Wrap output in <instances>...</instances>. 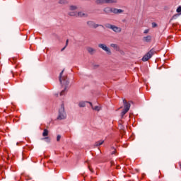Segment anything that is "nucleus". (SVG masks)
<instances>
[{"label":"nucleus","instance_id":"20e7f679","mask_svg":"<svg viewBox=\"0 0 181 181\" xmlns=\"http://www.w3.org/2000/svg\"><path fill=\"white\" fill-rule=\"evenodd\" d=\"M105 26L107 29H111L112 30H113V32H115L116 33H119V32H121V28H119L116 25L110 23H106Z\"/></svg>","mask_w":181,"mask_h":181},{"label":"nucleus","instance_id":"5701e85b","mask_svg":"<svg viewBox=\"0 0 181 181\" xmlns=\"http://www.w3.org/2000/svg\"><path fill=\"white\" fill-rule=\"evenodd\" d=\"M100 26H101L102 28H104V25H100V24H95V23H94V25H93V28L94 29H97V28H98V27H100Z\"/></svg>","mask_w":181,"mask_h":181},{"label":"nucleus","instance_id":"f257e3e1","mask_svg":"<svg viewBox=\"0 0 181 181\" xmlns=\"http://www.w3.org/2000/svg\"><path fill=\"white\" fill-rule=\"evenodd\" d=\"M66 118H67V115L66 114V110H64V103H62L61 105V107L59 109L57 119L58 121H62L63 119H66Z\"/></svg>","mask_w":181,"mask_h":181},{"label":"nucleus","instance_id":"5fc2aeb1","mask_svg":"<svg viewBox=\"0 0 181 181\" xmlns=\"http://www.w3.org/2000/svg\"><path fill=\"white\" fill-rule=\"evenodd\" d=\"M17 145H19V143H17Z\"/></svg>","mask_w":181,"mask_h":181},{"label":"nucleus","instance_id":"6e6552de","mask_svg":"<svg viewBox=\"0 0 181 181\" xmlns=\"http://www.w3.org/2000/svg\"><path fill=\"white\" fill-rule=\"evenodd\" d=\"M151 40H152V36L151 35H147L143 37V41L146 42V43H151Z\"/></svg>","mask_w":181,"mask_h":181},{"label":"nucleus","instance_id":"37998d69","mask_svg":"<svg viewBox=\"0 0 181 181\" xmlns=\"http://www.w3.org/2000/svg\"><path fill=\"white\" fill-rule=\"evenodd\" d=\"M116 169H121V167L119 165H117Z\"/></svg>","mask_w":181,"mask_h":181},{"label":"nucleus","instance_id":"473e14b6","mask_svg":"<svg viewBox=\"0 0 181 181\" xmlns=\"http://www.w3.org/2000/svg\"><path fill=\"white\" fill-rule=\"evenodd\" d=\"M92 66H93V69H97V68L100 67V65H98V64H93V63H92Z\"/></svg>","mask_w":181,"mask_h":181},{"label":"nucleus","instance_id":"c03bdc74","mask_svg":"<svg viewBox=\"0 0 181 181\" xmlns=\"http://www.w3.org/2000/svg\"><path fill=\"white\" fill-rule=\"evenodd\" d=\"M89 170H90L91 172H94V170H93V168H91L90 167H89Z\"/></svg>","mask_w":181,"mask_h":181},{"label":"nucleus","instance_id":"f8f14e48","mask_svg":"<svg viewBox=\"0 0 181 181\" xmlns=\"http://www.w3.org/2000/svg\"><path fill=\"white\" fill-rule=\"evenodd\" d=\"M111 47H113L116 52H119V47L117 44H111Z\"/></svg>","mask_w":181,"mask_h":181},{"label":"nucleus","instance_id":"a211bd4d","mask_svg":"<svg viewBox=\"0 0 181 181\" xmlns=\"http://www.w3.org/2000/svg\"><path fill=\"white\" fill-rule=\"evenodd\" d=\"M117 0H105V4H117Z\"/></svg>","mask_w":181,"mask_h":181},{"label":"nucleus","instance_id":"ea45409f","mask_svg":"<svg viewBox=\"0 0 181 181\" xmlns=\"http://www.w3.org/2000/svg\"><path fill=\"white\" fill-rule=\"evenodd\" d=\"M123 148H128V144H123Z\"/></svg>","mask_w":181,"mask_h":181},{"label":"nucleus","instance_id":"a18cd8bd","mask_svg":"<svg viewBox=\"0 0 181 181\" xmlns=\"http://www.w3.org/2000/svg\"><path fill=\"white\" fill-rule=\"evenodd\" d=\"M54 36H56L57 37V39H59V35H56V34H54Z\"/></svg>","mask_w":181,"mask_h":181},{"label":"nucleus","instance_id":"4c0bfd02","mask_svg":"<svg viewBox=\"0 0 181 181\" xmlns=\"http://www.w3.org/2000/svg\"><path fill=\"white\" fill-rule=\"evenodd\" d=\"M66 47H67L66 45L61 49V52H64L66 50Z\"/></svg>","mask_w":181,"mask_h":181},{"label":"nucleus","instance_id":"7ed1b4c3","mask_svg":"<svg viewBox=\"0 0 181 181\" xmlns=\"http://www.w3.org/2000/svg\"><path fill=\"white\" fill-rule=\"evenodd\" d=\"M62 81H64V84L65 87H64V90L61 91L60 95H63V94H64V91H66V90H67V88L69 87V84H70V81H69V78H67V76H63Z\"/></svg>","mask_w":181,"mask_h":181},{"label":"nucleus","instance_id":"f3484780","mask_svg":"<svg viewBox=\"0 0 181 181\" xmlns=\"http://www.w3.org/2000/svg\"><path fill=\"white\" fill-rule=\"evenodd\" d=\"M128 111H129L128 109H123L122 112H121V117L124 118V115H125Z\"/></svg>","mask_w":181,"mask_h":181},{"label":"nucleus","instance_id":"864d4df0","mask_svg":"<svg viewBox=\"0 0 181 181\" xmlns=\"http://www.w3.org/2000/svg\"><path fill=\"white\" fill-rule=\"evenodd\" d=\"M180 169H181V163L180 164Z\"/></svg>","mask_w":181,"mask_h":181},{"label":"nucleus","instance_id":"39448f33","mask_svg":"<svg viewBox=\"0 0 181 181\" xmlns=\"http://www.w3.org/2000/svg\"><path fill=\"white\" fill-rule=\"evenodd\" d=\"M98 47L102 49V50H104V52H106L107 54L110 56L112 54L111 49L107 47L105 44H99Z\"/></svg>","mask_w":181,"mask_h":181},{"label":"nucleus","instance_id":"b1692460","mask_svg":"<svg viewBox=\"0 0 181 181\" xmlns=\"http://www.w3.org/2000/svg\"><path fill=\"white\" fill-rule=\"evenodd\" d=\"M92 109H93L95 111H100L101 107H100V106H95L92 107Z\"/></svg>","mask_w":181,"mask_h":181},{"label":"nucleus","instance_id":"393cba45","mask_svg":"<svg viewBox=\"0 0 181 181\" xmlns=\"http://www.w3.org/2000/svg\"><path fill=\"white\" fill-rule=\"evenodd\" d=\"M69 9H70V11H76L77 9V6H70Z\"/></svg>","mask_w":181,"mask_h":181},{"label":"nucleus","instance_id":"1a4fd4ad","mask_svg":"<svg viewBox=\"0 0 181 181\" xmlns=\"http://www.w3.org/2000/svg\"><path fill=\"white\" fill-rule=\"evenodd\" d=\"M64 73V69H63L60 74H59V83H60V85L62 86V87H63V81H62V78H63V74Z\"/></svg>","mask_w":181,"mask_h":181},{"label":"nucleus","instance_id":"2f4dec72","mask_svg":"<svg viewBox=\"0 0 181 181\" xmlns=\"http://www.w3.org/2000/svg\"><path fill=\"white\" fill-rule=\"evenodd\" d=\"M151 25H152V28H158V24L155 22H153Z\"/></svg>","mask_w":181,"mask_h":181},{"label":"nucleus","instance_id":"3c124183","mask_svg":"<svg viewBox=\"0 0 181 181\" xmlns=\"http://www.w3.org/2000/svg\"><path fill=\"white\" fill-rule=\"evenodd\" d=\"M57 97H59V93L55 94Z\"/></svg>","mask_w":181,"mask_h":181},{"label":"nucleus","instance_id":"de8ad7c7","mask_svg":"<svg viewBox=\"0 0 181 181\" xmlns=\"http://www.w3.org/2000/svg\"><path fill=\"white\" fill-rule=\"evenodd\" d=\"M115 153H116V151H112V155H115Z\"/></svg>","mask_w":181,"mask_h":181},{"label":"nucleus","instance_id":"49530a36","mask_svg":"<svg viewBox=\"0 0 181 181\" xmlns=\"http://www.w3.org/2000/svg\"><path fill=\"white\" fill-rule=\"evenodd\" d=\"M119 52H120L121 54H124V51H122L119 49Z\"/></svg>","mask_w":181,"mask_h":181},{"label":"nucleus","instance_id":"8fccbe9b","mask_svg":"<svg viewBox=\"0 0 181 181\" xmlns=\"http://www.w3.org/2000/svg\"><path fill=\"white\" fill-rule=\"evenodd\" d=\"M121 132H122V134H124V133H125V131L122 130Z\"/></svg>","mask_w":181,"mask_h":181},{"label":"nucleus","instance_id":"4468645a","mask_svg":"<svg viewBox=\"0 0 181 181\" xmlns=\"http://www.w3.org/2000/svg\"><path fill=\"white\" fill-rule=\"evenodd\" d=\"M86 103H87V101H81L78 103V106L80 107V108H84V107H86Z\"/></svg>","mask_w":181,"mask_h":181},{"label":"nucleus","instance_id":"dca6fc26","mask_svg":"<svg viewBox=\"0 0 181 181\" xmlns=\"http://www.w3.org/2000/svg\"><path fill=\"white\" fill-rule=\"evenodd\" d=\"M41 141H45V142H47V144H50V137H42L41 139Z\"/></svg>","mask_w":181,"mask_h":181},{"label":"nucleus","instance_id":"72a5a7b5","mask_svg":"<svg viewBox=\"0 0 181 181\" xmlns=\"http://www.w3.org/2000/svg\"><path fill=\"white\" fill-rule=\"evenodd\" d=\"M144 33L145 35L149 33V29L145 30L144 31Z\"/></svg>","mask_w":181,"mask_h":181},{"label":"nucleus","instance_id":"aec40b11","mask_svg":"<svg viewBox=\"0 0 181 181\" xmlns=\"http://www.w3.org/2000/svg\"><path fill=\"white\" fill-rule=\"evenodd\" d=\"M59 4L61 5H66L69 4V1L67 0H59Z\"/></svg>","mask_w":181,"mask_h":181},{"label":"nucleus","instance_id":"4be33fe9","mask_svg":"<svg viewBox=\"0 0 181 181\" xmlns=\"http://www.w3.org/2000/svg\"><path fill=\"white\" fill-rule=\"evenodd\" d=\"M94 21H89L87 22L88 26H90V28H93L94 26Z\"/></svg>","mask_w":181,"mask_h":181},{"label":"nucleus","instance_id":"c85d7f7f","mask_svg":"<svg viewBox=\"0 0 181 181\" xmlns=\"http://www.w3.org/2000/svg\"><path fill=\"white\" fill-rule=\"evenodd\" d=\"M60 139H62V136L58 134L57 136V142H60Z\"/></svg>","mask_w":181,"mask_h":181},{"label":"nucleus","instance_id":"79ce46f5","mask_svg":"<svg viewBox=\"0 0 181 181\" xmlns=\"http://www.w3.org/2000/svg\"><path fill=\"white\" fill-rule=\"evenodd\" d=\"M48 163H53V161L52 160H49Z\"/></svg>","mask_w":181,"mask_h":181},{"label":"nucleus","instance_id":"f03ea898","mask_svg":"<svg viewBox=\"0 0 181 181\" xmlns=\"http://www.w3.org/2000/svg\"><path fill=\"white\" fill-rule=\"evenodd\" d=\"M153 54H155V51L153 50V49H151L142 57V62H148L149 59H151L152 56H153Z\"/></svg>","mask_w":181,"mask_h":181},{"label":"nucleus","instance_id":"0eeeda50","mask_svg":"<svg viewBox=\"0 0 181 181\" xmlns=\"http://www.w3.org/2000/svg\"><path fill=\"white\" fill-rule=\"evenodd\" d=\"M124 12V10L122 9H118V8H112V13H122Z\"/></svg>","mask_w":181,"mask_h":181},{"label":"nucleus","instance_id":"58836bf2","mask_svg":"<svg viewBox=\"0 0 181 181\" xmlns=\"http://www.w3.org/2000/svg\"><path fill=\"white\" fill-rule=\"evenodd\" d=\"M172 26H173V28H176V26H177V24H176V23H173V24H172Z\"/></svg>","mask_w":181,"mask_h":181},{"label":"nucleus","instance_id":"c756f323","mask_svg":"<svg viewBox=\"0 0 181 181\" xmlns=\"http://www.w3.org/2000/svg\"><path fill=\"white\" fill-rule=\"evenodd\" d=\"M69 16H76V12L72 11L69 13Z\"/></svg>","mask_w":181,"mask_h":181},{"label":"nucleus","instance_id":"a19ab883","mask_svg":"<svg viewBox=\"0 0 181 181\" xmlns=\"http://www.w3.org/2000/svg\"><path fill=\"white\" fill-rule=\"evenodd\" d=\"M110 163L112 166H114L115 165V163H114V161H111Z\"/></svg>","mask_w":181,"mask_h":181},{"label":"nucleus","instance_id":"cd10ccee","mask_svg":"<svg viewBox=\"0 0 181 181\" xmlns=\"http://www.w3.org/2000/svg\"><path fill=\"white\" fill-rule=\"evenodd\" d=\"M179 16H180V14L179 13H176L175 14L173 17H172V19H177V18H179Z\"/></svg>","mask_w":181,"mask_h":181},{"label":"nucleus","instance_id":"9b49d317","mask_svg":"<svg viewBox=\"0 0 181 181\" xmlns=\"http://www.w3.org/2000/svg\"><path fill=\"white\" fill-rule=\"evenodd\" d=\"M87 50L89 54H90L91 55L94 54V53H95V49L91 47H88L87 48Z\"/></svg>","mask_w":181,"mask_h":181},{"label":"nucleus","instance_id":"6ab92c4d","mask_svg":"<svg viewBox=\"0 0 181 181\" xmlns=\"http://www.w3.org/2000/svg\"><path fill=\"white\" fill-rule=\"evenodd\" d=\"M103 144H104V140L96 141L95 146H100V145H103Z\"/></svg>","mask_w":181,"mask_h":181},{"label":"nucleus","instance_id":"09e8293b","mask_svg":"<svg viewBox=\"0 0 181 181\" xmlns=\"http://www.w3.org/2000/svg\"><path fill=\"white\" fill-rule=\"evenodd\" d=\"M172 21H173V19H172V18H171L170 20L169 21V23H170L172 22Z\"/></svg>","mask_w":181,"mask_h":181},{"label":"nucleus","instance_id":"f704fd0d","mask_svg":"<svg viewBox=\"0 0 181 181\" xmlns=\"http://www.w3.org/2000/svg\"><path fill=\"white\" fill-rule=\"evenodd\" d=\"M87 104H90V107L93 108V103L90 102V101H86Z\"/></svg>","mask_w":181,"mask_h":181},{"label":"nucleus","instance_id":"e433bc0d","mask_svg":"<svg viewBox=\"0 0 181 181\" xmlns=\"http://www.w3.org/2000/svg\"><path fill=\"white\" fill-rule=\"evenodd\" d=\"M65 46H69V39H67L66 40V44H65Z\"/></svg>","mask_w":181,"mask_h":181},{"label":"nucleus","instance_id":"c9c22d12","mask_svg":"<svg viewBox=\"0 0 181 181\" xmlns=\"http://www.w3.org/2000/svg\"><path fill=\"white\" fill-rule=\"evenodd\" d=\"M23 155V159H26V155H25V153H22Z\"/></svg>","mask_w":181,"mask_h":181},{"label":"nucleus","instance_id":"412c9836","mask_svg":"<svg viewBox=\"0 0 181 181\" xmlns=\"http://www.w3.org/2000/svg\"><path fill=\"white\" fill-rule=\"evenodd\" d=\"M78 16H81V18H83V16L88 17V15H87L84 13H81V11H79V12H78Z\"/></svg>","mask_w":181,"mask_h":181},{"label":"nucleus","instance_id":"2eb2a0df","mask_svg":"<svg viewBox=\"0 0 181 181\" xmlns=\"http://www.w3.org/2000/svg\"><path fill=\"white\" fill-rule=\"evenodd\" d=\"M95 4L97 5H103V4H105V0H96Z\"/></svg>","mask_w":181,"mask_h":181},{"label":"nucleus","instance_id":"bb28decb","mask_svg":"<svg viewBox=\"0 0 181 181\" xmlns=\"http://www.w3.org/2000/svg\"><path fill=\"white\" fill-rule=\"evenodd\" d=\"M176 12L181 15V6H179L177 8V10H176Z\"/></svg>","mask_w":181,"mask_h":181},{"label":"nucleus","instance_id":"9d476101","mask_svg":"<svg viewBox=\"0 0 181 181\" xmlns=\"http://www.w3.org/2000/svg\"><path fill=\"white\" fill-rule=\"evenodd\" d=\"M112 8L111 7H105V8H103V12H105V13H106V15H110V13H112Z\"/></svg>","mask_w":181,"mask_h":181},{"label":"nucleus","instance_id":"423d86ee","mask_svg":"<svg viewBox=\"0 0 181 181\" xmlns=\"http://www.w3.org/2000/svg\"><path fill=\"white\" fill-rule=\"evenodd\" d=\"M124 109L129 110L131 108V103L127 102L125 99H123Z\"/></svg>","mask_w":181,"mask_h":181},{"label":"nucleus","instance_id":"a878e982","mask_svg":"<svg viewBox=\"0 0 181 181\" xmlns=\"http://www.w3.org/2000/svg\"><path fill=\"white\" fill-rule=\"evenodd\" d=\"M9 62H11V63H16V58L13 57V58H10L9 59Z\"/></svg>","mask_w":181,"mask_h":181},{"label":"nucleus","instance_id":"6e6d98bb","mask_svg":"<svg viewBox=\"0 0 181 181\" xmlns=\"http://www.w3.org/2000/svg\"><path fill=\"white\" fill-rule=\"evenodd\" d=\"M120 108H122V106H121Z\"/></svg>","mask_w":181,"mask_h":181},{"label":"nucleus","instance_id":"7c9ffc66","mask_svg":"<svg viewBox=\"0 0 181 181\" xmlns=\"http://www.w3.org/2000/svg\"><path fill=\"white\" fill-rule=\"evenodd\" d=\"M162 67H163L164 69H168V66H167V65H165V64H163L162 65V66H160V67L158 68V70H161V69H162Z\"/></svg>","mask_w":181,"mask_h":181},{"label":"nucleus","instance_id":"ddd939ff","mask_svg":"<svg viewBox=\"0 0 181 181\" xmlns=\"http://www.w3.org/2000/svg\"><path fill=\"white\" fill-rule=\"evenodd\" d=\"M48 135H49V130L47 129H44L42 132V136H44V138H46L47 137Z\"/></svg>","mask_w":181,"mask_h":181},{"label":"nucleus","instance_id":"603ef678","mask_svg":"<svg viewBox=\"0 0 181 181\" xmlns=\"http://www.w3.org/2000/svg\"><path fill=\"white\" fill-rule=\"evenodd\" d=\"M28 149H29L30 151H32V148H30V147H29V146H28Z\"/></svg>","mask_w":181,"mask_h":181}]
</instances>
